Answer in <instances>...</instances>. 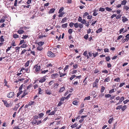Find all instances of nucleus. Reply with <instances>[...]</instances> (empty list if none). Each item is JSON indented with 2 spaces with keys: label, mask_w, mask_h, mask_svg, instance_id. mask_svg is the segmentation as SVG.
I'll list each match as a JSON object with an SVG mask.
<instances>
[{
  "label": "nucleus",
  "mask_w": 129,
  "mask_h": 129,
  "mask_svg": "<svg viewBox=\"0 0 129 129\" xmlns=\"http://www.w3.org/2000/svg\"><path fill=\"white\" fill-rule=\"evenodd\" d=\"M78 124L77 123H75L74 124L72 125L71 127H72V128H74L75 127H76L77 125Z\"/></svg>",
  "instance_id": "24"
},
{
  "label": "nucleus",
  "mask_w": 129,
  "mask_h": 129,
  "mask_svg": "<svg viewBox=\"0 0 129 129\" xmlns=\"http://www.w3.org/2000/svg\"><path fill=\"white\" fill-rule=\"evenodd\" d=\"M34 68H35V71L36 72H38L41 68L40 66H38L37 65H35L34 66Z\"/></svg>",
  "instance_id": "7"
},
{
  "label": "nucleus",
  "mask_w": 129,
  "mask_h": 129,
  "mask_svg": "<svg viewBox=\"0 0 129 129\" xmlns=\"http://www.w3.org/2000/svg\"><path fill=\"white\" fill-rule=\"evenodd\" d=\"M126 108V105H124L122 107H121V110L122 111H124Z\"/></svg>",
  "instance_id": "32"
},
{
  "label": "nucleus",
  "mask_w": 129,
  "mask_h": 129,
  "mask_svg": "<svg viewBox=\"0 0 129 129\" xmlns=\"http://www.w3.org/2000/svg\"><path fill=\"white\" fill-rule=\"evenodd\" d=\"M89 57H91L92 56V53L91 51L89 52L88 53Z\"/></svg>",
  "instance_id": "54"
},
{
  "label": "nucleus",
  "mask_w": 129,
  "mask_h": 129,
  "mask_svg": "<svg viewBox=\"0 0 129 129\" xmlns=\"http://www.w3.org/2000/svg\"><path fill=\"white\" fill-rule=\"evenodd\" d=\"M105 87H104L103 86H102V87L101 89V93H102L104 92V91L105 89Z\"/></svg>",
  "instance_id": "44"
},
{
  "label": "nucleus",
  "mask_w": 129,
  "mask_h": 129,
  "mask_svg": "<svg viewBox=\"0 0 129 129\" xmlns=\"http://www.w3.org/2000/svg\"><path fill=\"white\" fill-rule=\"evenodd\" d=\"M65 14V12H63L59 13V14L58 15V17H62L63 16V15Z\"/></svg>",
  "instance_id": "19"
},
{
  "label": "nucleus",
  "mask_w": 129,
  "mask_h": 129,
  "mask_svg": "<svg viewBox=\"0 0 129 129\" xmlns=\"http://www.w3.org/2000/svg\"><path fill=\"white\" fill-rule=\"evenodd\" d=\"M22 92V91H19V92H18L17 94V97H18V96H19V95H20L21 94V93Z\"/></svg>",
  "instance_id": "60"
},
{
  "label": "nucleus",
  "mask_w": 129,
  "mask_h": 129,
  "mask_svg": "<svg viewBox=\"0 0 129 129\" xmlns=\"http://www.w3.org/2000/svg\"><path fill=\"white\" fill-rule=\"evenodd\" d=\"M83 54L86 57L87 59H88L89 58V56L87 54V51H85L83 53Z\"/></svg>",
  "instance_id": "13"
},
{
  "label": "nucleus",
  "mask_w": 129,
  "mask_h": 129,
  "mask_svg": "<svg viewBox=\"0 0 129 129\" xmlns=\"http://www.w3.org/2000/svg\"><path fill=\"white\" fill-rule=\"evenodd\" d=\"M4 83L5 84V86H6L7 87H9V85H8L7 84H6L7 83V82L6 80L5 79L4 80Z\"/></svg>",
  "instance_id": "27"
},
{
  "label": "nucleus",
  "mask_w": 129,
  "mask_h": 129,
  "mask_svg": "<svg viewBox=\"0 0 129 129\" xmlns=\"http://www.w3.org/2000/svg\"><path fill=\"white\" fill-rule=\"evenodd\" d=\"M46 76H45L41 78V79L39 80V82L42 83L45 82L46 80Z\"/></svg>",
  "instance_id": "6"
},
{
  "label": "nucleus",
  "mask_w": 129,
  "mask_h": 129,
  "mask_svg": "<svg viewBox=\"0 0 129 129\" xmlns=\"http://www.w3.org/2000/svg\"><path fill=\"white\" fill-rule=\"evenodd\" d=\"M34 120H36V119H38L39 118V117L38 116L36 115L34 116Z\"/></svg>",
  "instance_id": "63"
},
{
  "label": "nucleus",
  "mask_w": 129,
  "mask_h": 129,
  "mask_svg": "<svg viewBox=\"0 0 129 129\" xmlns=\"http://www.w3.org/2000/svg\"><path fill=\"white\" fill-rule=\"evenodd\" d=\"M113 120V118H112L110 119L108 121V122L110 124L112 123Z\"/></svg>",
  "instance_id": "40"
},
{
  "label": "nucleus",
  "mask_w": 129,
  "mask_h": 129,
  "mask_svg": "<svg viewBox=\"0 0 129 129\" xmlns=\"http://www.w3.org/2000/svg\"><path fill=\"white\" fill-rule=\"evenodd\" d=\"M123 9L126 11H127L129 9V7L127 6H124L123 7Z\"/></svg>",
  "instance_id": "31"
},
{
  "label": "nucleus",
  "mask_w": 129,
  "mask_h": 129,
  "mask_svg": "<svg viewBox=\"0 0 129 129\" xmlns=\"http://www.w3.org/2000/svg\"><path fill=\"white\" fill-rule=\"evenodd\" d=\"M68 32L69 34H71L72 32V29H70L68 30Z\"/></svg>",
  "instance_id": "61"
},
{
  "label": "nucleus",
  "mask_w": 129,
  "mask_h": 129,
  "mask_svg": "<svg viewBox=\"0 0 129 129\" xmlns=\"http://www.w3.org/2000/svg\"><path fill=\"white\" fill-rule=\"evenodd\" d=\"M68 18L66 17L64 18L62 20L61 23H63L66 22Z\"/></svg>",
  "instance_id": "17"
},
{
  "label": "nucleus",
  "mask_w": 129,
  "mask_h": 129,
  "mask_svg": "<svg viewBox=\"0 0 129 129\" xmlns=\"http://www.w3.org/2000/svg\"><path fill=\"white\" fill-rule=\"evenodd\" d=\"M55 10V9L54 8H52L50 9L49 13H52L54 12Z\"/></svg>",
  "instance_id": "23"
},
{
  "label": "nucleus",
  "mask_w": 129,
  "mask_h": 129,
  "mask_svg": "<svg viewBox=\"0 0 129 129\" xmlns=\"http://www.w3.org/2000/svg\"><path fill=\"white\" fill-rule=\"evenodd\" d=\"M110 81V78L109 77H107L105 78L104 80V82H108Z\"/></svg>",
  "instance_id": "26"
},
{
  "label": "nucleus",
  "mask_w": 129,
  "mask_h": 129,
  "mask_svg": "<svg viewBox=\"0 0 129 129\" xmlns=\"http://www.w3.org/2000/svg\"><path fill=\"white\" fill-rule=\"evenodd\" d=\"M0 41L1 42H3L4 41V36H2L0 38Z\"/></svg>",
  "instance_id": "20"
},
{
  "label": "nucleus",
  "mask_w": 129,
  "mask_h": 129,
  "mask_svg": "<svg viewBox=\"0 0 129 129\" xmlns=\"http://www.w3.org/2000/svg\"><path fill=\"white\" fill-rule=\"evenodd\" d=\"M44 115V114L42 113H41L38 114V116L40 118H42V117Z\"/></svg>",
  "instance_id": "30"
},
{
  "label": "nucleus",
  "mask_w": 129,
  "mask_h": 129,
  "mask_svg": "<svg viewBox=\"0 0 129 129\" xmlns=\"http://www.w3.org/2000/svg\"><path fill=\"white\" fill-rule=\"evenodd\" d=\"M43 49V48L42 46H38L37 47V49L39 51H41Z\"/></svg>",
  "instance_id": "16"
},
{
  "label": "nucleus",
  "mask_w": 129,
  "mask_h": 129,
  "mask_svg": "<svg viewBox=\"0 0 129 129\" xmlns=\"http://www.w3.org/2000/svg\"><path fill=\"white\" fill-rule=\"evenodd\" d=\"M102 28H100L98 30H97L96 31V32L97 33H100V32H101V31H102Z\"/></svg>",
  "instance_id": "33"
},
{
  "label": "nucleus",
  "mask_w": 129,
  "mask_h": 129,
  "mask_svg": "<svg viewBox=\"0 0 129 129\" xmlns=\"http://www.w3.org/2000/svg\"><path fill=\"white\" fill-rule=\"evenodd\" d=\"M42 122L41 120L38 121L37 120V125H39L42 123Z\"/></svg>",
  "instance_id": "47"
},
{
  "label": "nucleus",
  "mask_w": 129,
  "mask_h": 129,
  "mask_svg": "<svg viewBox=\"0 0 129 129\" xmlns=\"http://www.w3.org/2000/svg\"><path fill=\"white\" fill-rule=\"evenodd\" d=\"M13 37L14 38H16L18 37L19 36L17 35V34H14L13 35Z\"/></svg>",
  "instance_id": "45"
},
{
  "label": "nucleus",
  "mask_w": 129,
  "mask_h": 129,
  "mask_svg": "<svg viewBox=\"0 0 129 129\" xmlns=\"http://www.w3.org/2000/svg\"><path fill=\"white\" fill-rule=\"evenodd\" d=\"M34 101H31L30 102H29L28 103V105L29 106L31 105H34Z\"/></svg>",
  "instance_id": "21"
},
{
  "label": "nucleus",
  "mask_w": 129,
  "mask_h": 129,
  "mask_svg": "<svg viewBox=\"0 0 129 129\" xmlns=\"http://www.w3.org/2000/svg\"><path fill=\"white\" fill-rule=\"evenodd\" d=\"M122 106V105H120L117 106L116 108L117 110H120L121 109V107Z\"/></svg>",
  "instance_id": "52"
},
{
  "label": "nucleus",
  "mask_w": 129,
  "mask_h": 129,
  "mask_svg": "<svg viewBox=\"0 0 129 129\" xmlns=\"http://www.w3.org/2000/svg\"><path fill=\"white\" fill-rule=\"evenodd\" d=\"M84 39L86 40H87L88 38V34H86L85 35L84 37Z\"/></svg>",
  "instance_id": "59"
},
{
  "label": "nucleus",
  "mask_w": 129,
  "mask_h": 129,
  "mask_svg": "<svg viewBox=\"0 0 129 129\" xmlns=\"http://www.w3.org/2000/svg\"><path fill=\"white\" fill-rule=\"evenodd\" d=\"M55 114V113L54 111H52L51 112H50V113L49 114H48V115H54Z\"/></svg>",
  "instance_id": "55"
},
{
  "label": "nucleus",
  "mask_w": 129,
  "mask_h": 129,
  "mask_svg": "<svg viewBox=\"0 0 129 129\" xmlns=\"http://www.w3.org/2000/svg\"><path fill=\"white\" fill-rule=\"evenodd\" d=\"M29 61H27L26 63H25V66L26 67H28L29 66Z\"/></svg>",
  "instance_id": "41"
},
{
  "label": "nucleus",
  "mask_w": 129,
  "mask_h": 129,
  "mask_svg": "<svg viewBox=\"0 0 129 129\" xmlns=\"http://www.w3.org/2000/svg\"><path fill=\"white\" fill-rule=\"evenodd\" d=\"M47 55L50 57H54L55 56V55L51 51H48L47 53Z\"/></svg>",
  "instance_id": "2"
},
{
  "label": "nucleus",
  "mask_w": 129,
  "mask_h": 129,
  "mask_svg": "<svg viewBox=\"0 0 129 129\" xmlns=\"http://www.w3.org/2000/svg\"><path fill=\"white\" fill-rule=\"evenodd\" d=\"M82 23V24H84L87 27H88L89 25V21H87V22H86L85 20V19H83V21Z\"/></svg>",
  "instance_id": "5"
},
{
  "label": "nucleus",
  "mask_w": 129,
  "mask_h": 129,
  "mask_svg": "<svg viewBox=\"0 0 129 129\" xmlns=\"http://www.w3.org/2000/svg\"><path fill=\"white\" fill-rule=\"evenodd\" d=\"M27 94V93H26L25 92H23V94L21 96V98H23L25 95H26Z\"/></svg>",
  "instance_id": "58"
},
{
  "label": "nucleus",
  "mask_w": 129,
  "mask_h": 129,
  "mask_svg": "<svg viewBox=\"0 0 129 129\" xmlns=\"http://www.w3.org/2000/svg\"><path fill=\"white\" fill-rule=\"evenodd\" d=\"M114 89H113L109 91V93L111 94L114 92Z\"/></svg>",
  "instance_id": "53"
},
{
  "label": "nucleus",
  "mask_w": 129,
  "mask_h": 129,
  "mask_svg": "<svg viewBox=\"0 0 129 129\" xmlns=\"http://www.w3.org/2000/svg\"><path fill=\"white\" fill-rule=\"evenodd\" d=\"M14 95V92H11L8 93L7 95V96L8 98H13Z\"/></svg>",
  "instance_id": "3"
},
{
  "label": "nucleus",
  "mask_w": 129,
  "mask_h": 129,
  "mask_svg": "<svg viewBox=\"0 0 129 129\" xmlns=\"http://www.w3.org/2000/svg\"><path fill=\"white\" fill-rule=\"evenodd\" d=\"M46 93L48 95H50L52 93V91L49 89L45 90Z\"/></svg>",
  "instance_id": "11"
},
{
  "label": "nucleus",
  "mask_w": 129,
  "mask_h": 129,
  "mask_svg": "<svg viewBox=\"0 0 129 129\" xmlns=\"http://www.w3.org/2000/svg\"><path fill=\"white\" fill-rule=\"evenodd\" d=\"M2 101L3 102L5 105L7 107H8L9 106V104L8 103L7 101L6 100H2Z\"/></svg>",
  "instance_id": "10"
},
{
  "label": "nucleus",
  "mask_w": 129,
  "mask_h": 129,
  "mask_svg": "<svg viewBox=\"0 0 129 129\" xmlns=\"http://www.w3.org/2000/svg\"><path fill=\"white\" fill-rule=\"evenodd\" d=\"M38 93L39 94H41L43 92V90L40 87L38 88Z\"/></svg>",
  "instance_id": "14"
},
{
  "label": "nucleus",
  "mask_w": 129,
  "mask_h": 129,
  "mask_svg": "<svg viewBox=\"0 0 129 129\" xmlns=\"http://www.w3.org/2000/svg\"><path fill=\"white\" fill-rule=\"evenodd\" d=\"M44 44V42L43 41L39 42L37 43L38 44V46H42Z\"/></svg>",
  "instance_id": "18"
},
{
  "label": "nucleus",
  "mask_w": 129,
  "mask_h": 129,
  "mask_svg": "<svg viewBox=\"0 0 129 129\" xmlns=\"http://www.w3.org/2000/svg\"><path fill=\"white\" fill-rule=\"evenodd\" d=\"M88 13L87 12H85L84 14L83 15V18H85V17L87 16V15H88Z\"/></svg>",
  "instance_id": "42"
},
{
  "label": "nucleus",
  "mask_w": 129,
  "mask_h": 129,
  "mask_svg": "<svg viewBox=\"0 0 129 129\" xmlns=\"http://www.w3.org/2000/svg\"><path fill=\"white\" fill-rule=\"evenodd\" d=\"M54 81L53 80H52L50 81L48 83V85L50 86L53 83Z\"/></svg>",
  "instance_id": "64"
},
{
  "label": "nucleus",
  "mask_w": 129,
  "mask_h": 129,
  "mask_svg": "<svg viewBox=\"0 0 129 129\" xmlns=\"http://www.w3.org/2000/svg\"><path fill=\"white\" fill-rule=\"evenodd\" d=\"M78 20L79 22H81V23H82V22L83 21V20H82L81 17L80 16L79 17Z\"/></svg>",
  "instance_id": "22"
},
{
  "label": "nucleus",
  "mask_w": 129,
  "mask_h": 129,
  "mask_svg": "<svg viewBox=\"0 0 129 129\" xmlns=\"http://www.w3.org/2000/svg\"><path fill=\"white\" fill-rule=\"evenodd\" d=\"M25 42H24V43L20 47L21 48H25L27 46V45L26 44H25Z\"/></svg>",
  "instance_id": "34"
},
{
  "label": "nucleus",
  "mask_w": 129,
  "mask_h": 129,
  "mask_svg": "<svg viewBox=\"0 0 129 129\" xmlns=\"http://www.w3.org/2000/svg\"><path fill=\"white\" fill-rule=\"evenodd\" d=\"M105 96L106 98H108L111 97V95L109 94H105Z\"/></svg>",
  "instance_id": "43"
},
{
  "label": "nucleus",
  "mask_w": 129,
  "mask_h": 129,
  "mask_svg": "<svg viewBox=\"0 0 129 129\" xmlns=\"http://www.w3.org/2000/svg\"><path fill=\"white\" fill-rule=\"evenodd\" d=\"M105 9L107 11L109 12L110 11L112 10V9H111L108 7H106Z\"/></svg>",
  "instance_id": "35"
},
{
  "label": "nucleus",
  "mask_w": 129,
  "mask_h": 129,
  "mask_svg": "<svg viewBox=\"0 0 129 129\" xmlns=\"http://www.w3.org/2000/svg\"><path fill=\"white\" fill-rule=\"evenodd\" d=\"M37 120H34L33 122H32V124L34 125L35 124L37 125Z\"/></svg>",
  "instance_id": "38"
},
{
  "label": "nucleus",
  "mask_w": 129,
  "mask_h": 129,
  "mask_svg": "<svg viewBox=\"0 0 129 129\" xmlns=\"http://www.w3.org/2000/svg\"><path fill=\"white\" fill-rule=\"evenodd\" d=\"M124 99V98L123 96H122L120 98V100L119 102L116 104V105H118L120 104V103H121L122 101Z\"/></svg>",
  "instance_id": "12"
},
{
  "label": "nucleus",
  "mask_w": 129,
  "mask_h": 129,
  "mask_svg": "<svg viewBox=\"0 0 129 129\" xmlns=\"http://www.w3.org/2000/svg\"><path fill=\"white\" fill-rule=\"evenodd\" d=\"M105 8H103L101 7L99 9V11H101V12H104L105 11Z\"/></svg>",
  "instance_id": "39"
},
{
  "label": "nucleus",
  "mask_w": 129,
  "mask_h": 129,
  "mask_svg": "<svg viewBox=\"0 0 129 129\" xmlns=\"http://www.w3.org/2000/svg\"><path fill=\"white\" fill-rule=\"evenodd\" d=\"M59 75L57 73H56L52 74L51 75V77L52 79H54L58 77Z\"/></svg>",
  "instance_id": "8"
},
{
  "label": "nucleus",
  "mask_w": 129,
  "mask_h": 129,
  "mask_svg": "<svg viewBox=\"0 0 129 129\" xmlns=\"http://www.w3.org/2000/svg\"><path fill=\"white\" fill-rule=\"evenodd\" d=\"M14 129H21L19 126H16L14 127Z\"/></svg>",
  "instance_id": "51"
},
{
  "label": "nucleus",
  "mask_w": 129,
  "mask_h": 129,
  "mask_svg": "<svg viewBox=\"0 0 129 129\" xmlns=\"http://www.w3.org/2000/svg\"><path fill=\"white\" fill-rule=\"evenodd\" d=\"M64 8L63 7H62V8H61L58 11V13H62V12Z\"/></svg>",
  "instance_id": "36"
},
{
  "label": "nucleus",
  "mask_w": 129,
  "mask_h": 129,
  "mask_svg": "<svg viewBox=\"0 0 129 129\" xmlns=\"http://www.w3.org/2000/svg\"><path fill=\"white\" fill-rule=\"evenodd\" d=\"M90 96H89L88 97H85V99L84 100H90Z\"/></svg>",
  "instance_id": "62"
},
{
  "label": "nucleus",
  "mask_w": 129,
  "mask_h": 129,
  "mask_svg": "<svg viewBox=\"0 0 129 129\" xmlns=\"http://www.w3.org/2000/svg\"><path fill=\"white\" fill-rule=\"evenodd\" d=\"M72 103L74 105H77L78 104V102L77 101L75 100V101H74Z\"/></svg>",
  "instance_id": "25"
},
{
  "label": "nucleus",
  "mask_w": 129,
  "mask_h": 129,
  "mask_svg": "<svg viewBox=\"0 0 129 129\" xmlns=\"http://www.w3.org/2000/svg\"><path fill=\"white\" fill-rule=\"evenodd\" d=\"M68 25L67 23L63 24L62 25V27L63 28H65L67 27Z\"/></svg>",
  "instance_id": "28"
},
{
  "label": "nucleus",
  "mask_w": 129,
  "mask_h": 129,
  "mask_svg": "<svg viewBox=\"0 0 129 129\" xmlns=\"http://www.w3.org/2000/svg\"><path fill=\"white\" fill-rule=\"evenodd\" d=\"M94 57H96L98 54V52H96L95 53H92Z\"/></svg>",
  "instance_id": "50"
},
{
  "label": "nucleus",
  "mask_w": 129,
  "mask_h": 129,
  "mask_svg": "<svg viewBox=\"0 0 129 129\" xmlns=\"http://www.w3.org/2000/svg\"><path fill=\"white\" fill-rule=\"evenodd\" d=\"M73 69H76L78 67V65L77 64H75L73 65Z\"/></svg>",
  "instance_id": "57"
},
{
  "label": "nucleus",
  "mask_w": 129,
  "mask_h": 129,
  "mask_svg": "<svg viewBox=\"0 0 129 129\" xmlns=\"http://www.w3.org/2000/svg\"><path fill=\"white\" fill-rule=\"evenodd\" d=\"M65 88L64 87L60 88L59 91L60 92H62L64 90Z\"/></svg>",
  "instance_id": "37"
},
{
  "label": "nucleus",
  "mask_w": 129,
  "mask_h": 129,
  "mask_svg": "<svg viewBox=\"0 0 129 129\" xmlns=\"http://www.w3.org/2000/svg\"><path fill=\"white\" fill-rule=\"evenodd\" d=\"M79 24H78V23H74V27L76 28H77L79 27Z\"/></svg>",
  "instance_id": "46"
},
{
  "label": "nucleus",
  "mask_w": 129,
  "mask_h": 129,
  "mask_svg": "<svg viewBox=\"0 0 129 129\" xmlns=\"http://www.w3.org/2000/svg\"><path fill=\"white\" fill-rule=\"evenodd\" d=\"M59 73L60 74V77H61L63 76L65 74H63V73H61L60 72H59Z\"/></svg>",
  "instance_id": "48"
},
{
  "label": "nucleus",
  "mask_w": 129,
  "mask_h": 129,
  "mask_svg": "<svg viewBox=\"0 0 129 129\" xmlns=\"http://www.w3.org/2000/svg\"><path fill=\"white\" fill-rule=\"evenodd\" d=\"M25 27H20L18 30L17 32L19 34H22L24 32V31L22 30V29H24L25 28Z\"/></svg>",
  "instance_id": "4"
},
{
  "label": "nucleus",
  "mask_w": 129,
  "mask_h": 129,
  "mask_svg": "<svg viewBox=\"0 0 129 129\" xmlns=\"http://www.w3.org/2000/svg\"><path fill=\"white\" fill-rule=\"evenodd\" d=\"M76 77L75 75H73L70 78V79L71 80H72L75 77Z\"/></svg>",
  "instance_id": "49"
},
{
  "label": "nucleus",
  "mask_w": 129,
  "mask_h": 129,
  "mask_svg": "<svg viewBox=\"0 0 129 129\" xmlns=\"http://www.w3.org/2000/svg\"><path fill=\"white\" fill-rule=\"evenodd\" d=\"M74 23H73L72 22H71L69 24V25L71 27H72L73 26V25H74Z\"/></svg>",
  "instance_id": "56"
},
{
  "label": "nucleus",
  "mask_w": 129,
  "mask_h": 129,
  "mask_svg": "<svg viewBox=\"0 0 129 129\" xmlns=\"http://www.w3.org/2000/svg\"><path fill=\"white\" fill-rule=\"evenodd\" d=\"M99 81V80L98 79H95V81L93 83V87H98V83Z\"/></svg>",
  "instance_id": "1"
},
{
  "label": "nucleus",
  "mask_w": 129,
  "mask_h": 129,
  "mask_svg": "<svg viewBox=\"0 0 129 129\" xmlns=\"http://www.w3.org/2000/svg\"><path fill=\"white\" fill-rule=\"evenodd\" d=\"M122 20L124 23L128 20V19L124 16L122 17Z\"/></svg>",
  "instance_id": "15"
},
{
  "label": "nucleus",
  "mask_w": 129,
  "mask_h": 129,
  "mask_svg": "<svg viewBox=\"0 0 129 129\" xmlns=\"http://www.w3.org/2000/svg\"><path fill=\"white\" fill-rule=\"evenodd\" d=\"M127 2V1L126 0H123L121 2V4L122 5H125Z\"/></svg>",
  "instance_id": "29"
},
{
  "label": "nucleus",
  "mask_w": 129,
  "mask_h": 129,
  "mask_svg": "<svg viewBox=\"0 0 129 129\" xmlns=\"http://www.w3.org/2000/svg\"><path fill=\"white\" fill-rule=\"evenodd\" d=\"M125 38L122 41L123 43H124L126 41H127L129 39V34H127L125 37Z\"/></svg>",
  "instance_id": "9"
}]
</instances>
